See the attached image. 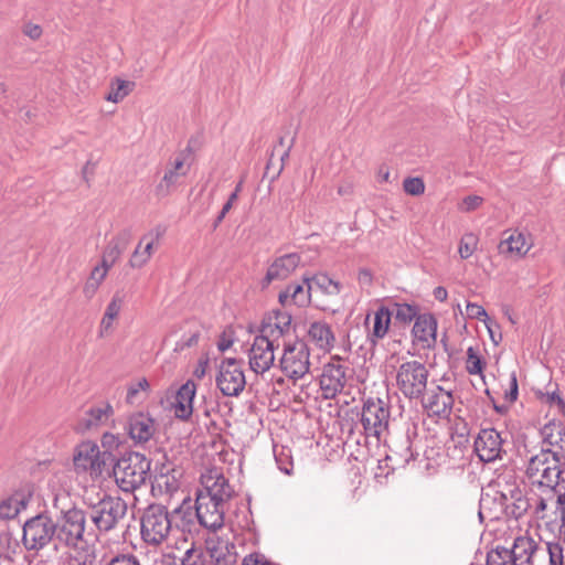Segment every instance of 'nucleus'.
I'll list each match as a JSON object with an SVG mask.
<instances>
[{"label":"nucleus","mask_w":565,"mask_h":565,"mask_svg":"<svg viewBox=\"0 0 565 565\" xmlns=\"http://www.w3.org/2000/svg\"><path fill=\"white\" fill-rule=\"evenodd\" d=\"M393 312L385 306L379 307L373 315V324L369 328L367 340L372 345L385 338L388 333Z\"/></svg>","instance_id":"nucleus-31"},{"label":"nucleus","mask_w":565,"mask_h":565,"mask_svg":"<svg viewBox=\"0 0 565 565\" xmlns=\"http://www.w3.org/2000/svg\"><path fill=\"white\" fill-rule=\"evenodd\" d=\"M551 489L557 495L556 508H565V484H557Z\"/></svg>","instance_id":"nucleus-59"},{"label":"nucleus","mask_w":565,"mask_h":565,"mask_svg":"<svg viewBox=\"0 0 565 565\" xmlns=\"http://www.w3.org/2000/svg\"><path fill=\"white\" fill-rule=\"evenodd\" d=\"M182 477V470L174 467L163 466L160 472L156 476L152 484V490L157 491L161 495H168L172 498L178 494L180 490V479Z\"/></svg>","instance_id":"nucleus-24"},{"label":"nucleus","mask_w":565,"mask_h":565,"mask_svg":"<svg viewBox=\"0 0 565 565\" xmlns=\"http://www.w3.org/2000/svg\"><path fill=\"white\" fill-rule=\"evenodd\" d=\"M150 460L140 452L130 451L122 455L114 466L113 473L119 489L132 493L147 481Z\"/></svg>","instance_id":"nucleus-4"},{"label":"nucleus","mask_w":565,"mask_h":565,"mask_svg":"<svg viewBox=\"0 0 565 565\" xmlns=\"http://www.w3.org/2000/svg\"><path fill=\"white\" fill-rule=\"evenodd\" d=\"M403 189L407 194L420 195L425 191V184L420 178H406L403 182Z\"/></svg>","instance_id":"nucleus-49"},{"label":"nucleus","mask_w":565,"mask_h":565,"mask_svg":"<svg viewBox=\"0 0 565 565\" xmlns=\"http://www.w3.org/2000/svg\"><path fill=\"white\" fill-rule=\"evenodd\" d=\"M434 297L439 301H445L448 297L446 288L439 286L434 289Z\"/></svg>","instance_id":"nucleus-64"},{"label":"nucleus","mask_w":565,"mask_h":565,"mask_svg":"<svg viewBox=\"0 0 565 565\" xmlns=\"http://www.w3.org/2000/svg\"><path fill=\"white\" fill-rule=\"evenodd\" d=\"M109 269H110V267H107L102 262H100V264H98L97 266H95L93 268L88 279L86 280V282L83 287V294L86 298L90 299L96 294L99 286L106 278Z\"/></svg>","instance_id":"nucleus-39"},{"label":"nucleus","mask_w":565,"mask_h":565,"mask_svg":"<svg viewBox=\"0 0 565 565\" xmlns=\"http://www.w3.org/2000/svg\"><path fill=\"white\" fill-rule=\"evenodd\" d=\"M543 444L548 445L552 450L559 451V457L564 458L565 450V427L561 424L550 423L544 425L541 430Z\"/></svg>","instance_id":"nucleus-33"},{"label":"nucleus","mask_w":565,"mask_h":565,"mask_svg":"<svg viewBox=\"0 0 565 565\" xmlns=\"http://www.w3.org/2000/svg\"><path fill=\"white\" fill-rule=\"evenodd\" d=\"M26 507L23 494H14L0 502V518L13 519Z\"/></svg>","instance_id":"nucleus-41"},{"label":"nucleus","mask_w":565,"mask_h":565,"mask_svg":"<svg viewBox=\"0 0 565 565\" xmlns=\"http://www.w3.org/2000/svg\"><path fill=\"white\" fill-rule=\"evenodd\" d=\"M532 507V499L525 493V489L515 495L511 501L503 505L507 515L514 518L515 520L522 518L527 513Z\"/></svg>","instance_id":"nucleus-38"},{"label":"nucleus","mask_w":565,"mask_h":565,"mask_svg":"<svg viewBox=\"0 0 565 565\" xmlns=\"http://www.w3.org/2000/svg\"><path fill=\"white\" fill-rule=\"evenodd\" d=\"M475 452L483 462H493L502 459L505 452L503 438L494 428L481 429L475 439Z\"/></svg>","instance_id":"nucleus-17"},{"label":"nucleus","mask_w":565,"mask_h":565,"mask_svg":"<svg viewBox=\"0 0 565 565\" xmlns=\"http://www.w3.org/2000/svg\"><path fill=\"white\" fill-rule=\"evenodd\" d=\"M280 343L259 331L247 351L249 370L256 375L268 372L275 363V350Z\"/></svg>","instance_id":"nucleus-10"},{"label":"nucleus","mask_w":565,"mask_h":565,"mask_svg":"<svg viewBox=\"0 0 565 565\" xmlns=\"http://www.w3.org/2000/svg\"><path fill=\"white\" fill-rule=\"evenodd\" d=\"M119 444V437L111 433H105L102 437V446L106 449L105 451H107V458L110 456V451L117 448Z\"/></svg>","instance_id":"nucleus-54"},{"label":"nucleus","mask_w":565,"mask_h":565,"mask_svg":"<svg viewBox=\"0 0 565 565\" xmlns=\"http://www.w3.org/2000/svg\"><path fill=\"white\" fill-rule=\"evenodd\" d=\"M107 460V451H100L99 446L85 440L78 444L73 452V466L77 475H87L92 480L102 477Z\"/></svg>","instance_id":"nucleus-7"},{"label":"nucleus","mask_w":565,"mask_h":565,"mask_svg":"<svg viewBox=\"0 0 565 565\" xmlns=\"http://www.w3.org/2000/svg\"><path fill=\"white\" fill-rule=\"evenodd\" d=\"M391 172L388 167L381 166L377 170V180L380 182H390Z\"/></svg>","instance_id":"nucleus-63"},{"label":"nucleus","mask_w":565,"mask_h":565,"mask_svg":"<svg viewBox=\"0 0 565 565\" xmlns=\"http://www.w3.org/2000/svg\"><path fill=\"white\" fill-rule=\"evenodd\" d=\"M478 237L473 233H466L459 242V255L462 259L469 258L477 249Z\"/></svg>","instance_id":"nucleus-45"},{"label":"nucleus","mask_w":565,"mask_h":565,"mask_svg":"<svg viewBox=\"0 0 565 565\" xmlns=\"http://www.w3.org/2000/svg\"><path fill=\"white\" fill-rule=\"evenodd\" d=\"M563 458L558 456V462L556 465H547L544 469H541L539 478L532 479L533 482H537L540 486L548 488L556 487L557 484H565V461L562 463Z\"/></svg>","instance_id":"nucleus-34"},{"label":"nucleus","mask_w":565,"mask_h":565,"mask_svg":"<svg viewBox=\"0 0 565 565\" xmlns=\"http://www.w3.org/2000/svg\"><path fill=\"white\" fill-rule=\"evenodd\" d=\"M533 243L530 237L522 232L513 231L502 239L498 246L502 255L523 257L531 249Z\"/></svg>","instance_id":"nucleus-26"},{"label":"nucleus","mask_w":565,"mask_h":565,"mask_svg":"<svg viewBox=\"0 0 565 565\" xmlns=\"http://www.w3.org/2000/svg\"><path fill=\"white\" fill-rule=\"evenodd\" d=\"M202 489L195 499V515L199 523L213 533L224 524V513L234 490L217 468L206 470L201 476Z\"/></svg>","instance_id":"nucleus-1"},{"label":"nucleus","mask_w":565,"mask_h":565,"mask_svg":"<svg viewBox=\"0 0 565 565\" xmlns=\"http://www.w3.org/2000/svg\"><path fill=\"white\" fill-rule=\"evenodd\" d=\"M518 398V381L516 376L513 374L510 381V391L505 393V399L509 402H514Z\"/></svg>","instance_id":"nucleus-58"},{"label":"nucleus","mask_w":565,"mask_h":565,"mask_svg":"<svg viewBox=\"0 0 565 565\" xmlns=\"http://www.w3.org/2000/svg\"><path fill=\"white\" fill-rule=\"evenodd\" d=\"M142 541L159 546L175 534L168 509L162 504H151L142 513L140 521Z\"/></svg>","instance_id":"nucleus-5"},{"label":"nucleus","mask_w":565,"mask_h":565,"mask_svg":"<svg viewBox=\"0 0 565 565\" xmlns=\"http://www.w3.org/2000/svg\"><path fill=\"white\" fill-rule=\"evenodd\" d=\"M131 238L132 233L130 230L124 228L118 232L107 244L103 253L102 263L111 268L127 249Z\"/></svg>","instance_id":"nucleus-27"},{"label":"nucleus","mask_w":565,"mask_h":565,"mask_svg":"<svg viewBox=\"0 0 565 565\" xmlns=\"http://www.w3.org/2000/svg\"><path fill=\"white\" fill-rule=\"evenodd\" d=\"M169 513L172 519L174 532L178 533L180 531V534L175 537L174 547L182 550L183 546L188 545L185 531L188 530L190 532V526L196 519L195 508L192 504L191 498L189 495L181 498L180 504L173 508Z\"/></svg>","instance_id":"nucleus-16"},{"label":"nucleus","mask_w":565,"mask_h":565,"mask_svg":"<svg viewBox=\"0 0 565 565\" xmlns=\"http://www.w3.org/2000/svg\"><path fill=\"white\" fill-rule=\"evenodd\" d=\"M191 152L190 148L179 152L172 161L169 162L166 172L156 186V194L158 196H167L174 191L183 181V178L190 171V163H186V158Z\"/></svg>","instance_id":"nucleus-15"},{"label":"nucleus","mask_w":565,"mask_h":565,"mask_svg":"<svg viewBox=\"0 0 565 565\" xmlns=\"http://www.w3.org/2000/svg\"><path fill=\"white\" fill-rule=\"evenodd\" d=\"M423 406L433 415L447 417L450 415L454 406L452 394L441 386H437L429 395L418 399Z\"/></svg>","instance_id":"nucleus-21"},{"label":"nucleus","mask_w":565,"mask_h":565,"mask_svg":"<svg viewBox=\"0 0 565 565\" xmlns=\"http://www.w3.org/2000/svg\"><path fill=\"white\" fill-rule=\"evenodd\" d=\"M124 303V296L120 292H116L110 302L107 305L105 313L102 318L99 326V337L107 335L111 328L114 320L119 316Z\"/></svg>","instance_id":"nucleus-36"},{"label":"nucleus","mask_w":565,"mask_h":565,"mask_svg":"<svg viewBox=\"0 0 565 565\" xmlns=\"http://www.w3.org/2000/svg\"><path fill=\"white\" fill-rule=\"evenodd\" d=\"M395 316V319L402 323H409L413 319L416 320L418 309L414 305L409 303H394V311H392Z\"/></svg>","instance_id":"nucleus-44"},{"label":"nucleus","mask_w":565,"mask_h":565,"mask_svg":"<svg viewBox=\"0 0 565 565\" xmlns=\"http://www.w3.org/2000/svg\"><path fill=\"white\" fill-rule=\"evenodd\" d=\"M497 486L502 507L525 489L523 480L520 479L514 471H505L501 473L498 477Z\"/></svg>","instance_id":"nucleus-28"},{"label":"nucleus","mask_w":565,"mask_h":565,"mask_svg":"<svg viewBox=\"0 0 565 565\" xmlns=\"http://www.w3.org/2000/svg\"><path fill=\"white\" fill-rule=\"evenodd\" d=\"M466 312L470 319H477L480 321H486L488 319L487 311L478 303L468 302L466 306Z\"/></svg>","instance_id":"nucleus-51"},{"label":"nucleus","mask_w":565,"mask_h":565,"mask_svg":"<svg viewBox=\"0 0 565 565\" xmlns=\"http://www.w3.org/2000/svg\"><path fill=\"white\" fill-rule=\"evenodd\" d=\"M149 390V382L147 379H140L128 387L126 399L128 403L134 404L138 401V394Z\"/></svg>","instance_id":"nucleus-48"},{"label":"nucleus","mask_w":565,"mask_h":565,"mask_svg":"<svg viewBox=\"0 0 565 565\" xmlns=\"http://www.w3.org/2000/svg\"><path fill=\"white\" fill-rule=\"evenodd\" d=\"M291 315L287 311H273L262 323L260 332L280 343L290 330Z\"/></svg>","instance_id":"nucleus-23"},{"label":"nucleus","mask_w":565,"mask_h":565,"mask_svg":"<svg viewBox=\"0 0 565 565\" xmlns=\"http://www.w3.org/2000/svg\"><path fill=\"white\" fill-rule=\"evenodd\" d=\"M358 280L363 286H370L372 282V274L369 269H360Z\"/></svg>","instance_id":"nucleus-61"},{"label":"nucleus","mask_w":565,"mask_h":565,"mask_svg":"<svg viewBox=\"0 0 565 565\" xmlns=\"http://www.w3.org/2000/svg\"><path fill=\"white\" fill-rule=\"evenodd\" d=\"M135 83L117 78L111 83V88L106 99L111 103H119L132 92Z\"/></svg>","instance_id":"nucleus-42"},{"label":"nucleus","mask_w":565,"mask_h":565,"mask_svg":"<svg viewBox=\"0 0 565 565\" xmlns=\"http://www.w3.org/2000/svg\"><path fill=\"white\" fill-rule=\"evenodd\" d=\"M87 513L73 507L62 511L55 525V542L70 548H81L87 544L88 536H95L92 527H86Z\"/></svg>","instance_id":"nucleus-3"},{"label":"nucleus","mask_w":565,"mask_h":565,"mask_svg":"<svg viewBox=\"0 0 565 565\" xmlns=\"http://www.w3.org/2000/svg\"><path fill=\"white\" fill-rule=\"evenodd\" d=\"M275 458L279 470L286 475H291L294 463L290 458L289 451L286 452L282 449L279 454H275Z\"/></svg>","instance_id":"nucleus-50"},{"label":"nucleus","mask_w":565,"mask_h":565,"mask_svg":"<svg viewBox=\"0 0 565 565\" xmlns=\"http://www.w3.org/2000/svg\"><path fill=\"white\" fill-rule=\"evenodd\" d=\"M311 289L309 278H305L302 284L288 285L285 290L279 292L278 300L282 307H305L310 303Z\"/></svg>","instance_id":"nucleus-22"},{"label":"nucleus","mask_w":565,"mask_h":565,"mask_svg":"<svg viewBox=\"0 0 565 565\" xmlns=\"http://www.w3.org/2000/svg\"><path fill=\"white\" fill-rule=\"evenodd\" d=\"M242 565H270V563L260 554H249L243 558Z\"/></svg>","instance_id":"nucleus-56"},{"label":"nucleus","mask_w":565,"mask_h":565,"mask_svg":"<svg viewBox=\"0 0 565 565\" xmlns=\"http://www.w3.org/2000/svg\"><path fill=\"white\" fill-rule=\"evenodd\" d=\"M550 565H564V547L558 541L545 542Z\"/></svg>","instance_id":"nucleus-46"},{"label":"nucleus","mask_w":565,"mask_h":565,"mask_svg":"<svg viewBox=\"0 0 565 565\" xmlns=\"http://www.w3.org/2000/svg\"><path fill=\"white\" fill-rule=\"evenodd\" d=\"M161 235L162 232L160 228L152 230L142 235L129 259V266L132 268H142L150 260Z\"/></svg>","instance_id":"nucleus-19"},{"label":"nucleus","mask_w":565,"mask_h":565,"mask_svg":"<svg viewBox=\"0 0 565 565\" xmlns=\"http://www.w3.org/2000/svg\"><path fill=\"white\" fill-rule=\"evenodd\" d=\"M195 392L196 385L193 381H188L179 388L173 403L174 415L178 418L188 419L192 415Z\"/></svg>","instance_id":"nucleus-30"},{"label":"nucleus","mask_w":565,"mask_h":565,"mask_svg":"<svg viewBox=\"0 0 565 565\" xmlns=\"http://www.w3.org/2000/svg\"><path fill=\"white\" fill-rule=\"evenodd\" d=\"M510 551L512 565H533V557L540 551V545L531 536L521 535L514 539Z\"/></svg>","instance_id":"nucleus-25"},{"label":"nucleus","mask_w":565,"mask_h":565,"mask_svg":"<svg viewBox=\"0 0 565 565\" xmlns=\"http://www.w3.org/2000/svg\"><path fill=\"white\" fill-rule=\"evenodd\" d=\"M429 371L425 363L413 359H398L392 371V383L409 402L426 395Z\"/></svg>","instance_id":"nucleus-2"},{"label":"nucleus","mask_w":565,"mask_h":565,"mask_svg":"<svg viewBox=\"0 0 565 565\" xmlns=\"http://www.w3.org/2000/svg\"><path fill=\"white\" fill-rule=\"evenodd\" d=\"M108 565H140V562L136 555L118 554L109 561Z\"/></svg>","instance_id":"nucleus-53"},{"label":"nucleus","mask_w":565,"mask_h":565,"mask_svg":"<svg viewBox=\"0 0 565 565\" xmlns=\"http://www.w3.org/2000/svg\"><path fill=\"white\" fill-rule=\"evenodd\" d=\"M278 366L289 380L298 381L305 377L310 371L309 347L300 340L284 343Z\"/></svg>","instance_id":"nucleus-8"},{"label":"nucleus","mask_w":565,"mask_h":565,"mask_svg":"<svg viewBox=\"0 0 565 565\" xmlns=\"http://www.w3.org/2000/svg\"><path fill=\"white\" fill-rule=\"evenodd\" d=\"M215 381L224 396H238L246 384L241 361L234 358L224 359L218 365Z\"/></svg>","instance_id":"nucleus-13"},{"label":"nucleus","mask_w":565,"mask_h":565,"mask_svg":"<svg viewBox=\"0 0 565 565\" xmlns=\"http://www.w3.org/2000/svg\"><path fill=\"white\" fill-rule=\"evenodd\" d=\"M206 554L212 565H237L239 554L231 534H210L205 540Z\"/></svg>","instance_id":"nucleus-14"},{"label":"nucleus","mask_w":565,"mask_h":565,"mask_svg":"<svg viewBox=\"0 0 565 565\" xmlns=\"http://www.w3.org/2000/svg\"><path fill=\"white\" fill-rule=\"evenodd\" d=\"M311 287H317L327 295H339L341 285L339 281L331 279L328 275L319 274L309 279Z\"/></svg>","instance_id":"nucleus-43"},{"label":"nucleus","mask_w":565,"mask_h":565,"mask_svg":"<svg viewBox=\"0 0 565 565\" xmlns=\"http://www.w3.org/2000/svg\"><path fill=\"white\" fill-rule=\"evenodd\" d=\"M127 504L120 498L105 497L94 504L87 515L98 532H109L125 518Z\"/></svg>","instance_id":"nucleus-9"},{"label":"nucleus","mask_w":565,"mask_h":565,"mask_svg":"<svg viewBox=\"0 0 565 565\" xmlns=\"http://www.w3.org/2000/svg\"><path fill=\"white\" fill-rule=\"evenodd\" d=\"M23 544L26 550H41L51 541L55 542L54 521L46 514H38L23 525Z\"/></svg>","instance_id":"nucleus-11"},{"label":"nucleus","mask_w":565,"mask_h":565,"mask_svg":"<svg viewBox=\"0 0 565 565\" xmlns=\"http://www.w3.org/2000/svg\"><path fill=\"white\" fill-rule=\"evenodd\" d=\"M391 419L390 404L381 398H369L361 412V424L366 437L380 441L388 431Z\"/></svg>","instance_id":"nucleus-6"},{"label":"nucleus","mask_w":565,"mask_h":565,"mask_svg":"<svg viewBox=\"0 0 565 565\" xmlns=\"http://www.w3.org/2000/svg\"><path fill=\"white\" fill-rule=\"evenodd\" d=\"M554 514L555 519L552 523L558 527L559 532L565 531V508H556Z\"/></svg>","instance_id":"nucleus-57"},{"label":"nucleus","mask_w":565,"mask_h":565,"mask_svg":"<svg viewBox=\"0 0 565 565\" xmlns=\"http://www.w3.org/2000/svg\"><path fill=\"white\" fill-rule=\"evenodd\" d=\"M353 371L340 359L332 358L323 366L320 375V388L326 398H334L342 393L347 383L352 379Z\"/></svg>","instance_id":"nucleus-12"},{"label":"nucleus","mask_w":565,"mask_h":565,"mask_svg":"<svg viewBox=\"0 0 565 565\" xmlns=\"http://www.w3.org/2000/svg\"><path fill=\"white\" fill-rule=\"evenodd\" d=\"M532 501H535V508H534V515L536 518H543L541 513H543L546 510V501L543 498L532 495Z\"/></svg>","instance_id":"nucleus-60"},{"label":"nucleus","mask_w":565,"mask_h":565,"mask_svg":"<svg viewBox=\"0 0 565 565\" xmlns=\"http://www.w3.org/2000/svg\"><path fill=\"white\" fill-rule=\"evenodd\" d=\"M301 257L298 253H289L276 257L268 266L264 281L270 284L274 280L288 278L299 266Z\"/></svg>","instance_id":"nucleus-20"},{"label":"nucleus","mask_w":565,"mask_h":565,"mask_svg":"<svg viewBox=\"0 0 565 565\" xmlns=\"http://www.w3.org/2000/svg\"><path fill=\"white\" fill-rule=\"evenodd\" d=\"M482 202L483 199L479 195H468L462 200L459 209L463 212H471L478 209Z\"/></svg>","instance_id":"nucleus-52"},{"label":"nucleus","mask_w":565,"mask_h":565,"mask_svg":"<svg viewBox=\"0 0 565 565\" xmlns=\"http://www.w3.org/2000/svg\"><path fill=\"white\" fill-rule=\"evenodd\" d=\"M437 321L431 315L416 317L412 333L424 347L430 348L436 342Z\"/></svg>","instance_id":"nucleus-29"},{"label":"nucleus","mask_w":565,"mask_h":565,"mask_svg":"<svg viewBox=\"0 0 565 565\" xmlns=\"http://www.w3.org/2000/svg\"><path fill=\"white\" fill-rule=\"evenodd\" d=\"M160 565H184V564H183L182 558L180 559V562H178L173 554L167 553V554L162 555Z\"/></svg>","instance_id":"nucleus-62"},{"label":"nucleus","mask_w":565,"mask_h":565,"mask_svg":"<svg viewBox=\"0 0 565 565\" xmlns=\"http://www.w3.org/2000/svg\"><path fill=\"white\" fill-rule=\"evenodd\" d=\"M484 363L478 355L477 351L470 347L467 350L466 370L469 374H482Z\"/></svg>","instance_id":"nucleus-47"},{"label":"nucleus","mask_w":565,"mask_h":565,"mask_svg":"<svg viewBox=\"0 0 565 565\" xmlns=\"http://www.w3.org/2000/svg\"><path fill=\"white\" fill-rule=\"evenodd\" d=\"M559 451L542 448L540 454L531 457L526 473L530 479L539 478L541 469H544L547 465H556L558 462Z\"/></svg>","instance_id":"nucleus-35"},{"label":"nucleus","mask_w":565,"mask_h":565,"mask_svg":"<svg viewBox=\"0 0 565 565\" xmlns=\"http://www.w3.org/2000/svg\"><path fill=\"white\" fill-rule=\"evenodd\" d=\"M111 414V405L108 403H103L86 411L81 423L84 429H92L100 424H104Z\"/></svg>","instance_id":"nucleus-37"},{"label":"nucleus","mask_w":565,"mask_h":565,"mask_svg":"<svg viewBox=\"0 0 565 565\" xmlns=\"http://www.w3.org/2000/svg\"><path fill=\"white\" fill-rule=\"evenodd\" d=\"M182 548H184V554L182 556L184 565H212L210 557L206 554V550L201 546H196L194 541H188V545Z\"/></svg>","instance_id":"nucleus-40"},{"label":"nucleus","mask_w":565,"mask_h":565,"mask_svg":"<svg viewBox=\"0 0 565 565\" xmlns=\"http://www.w3.org/2000/svg\"><path fill=\"white\" fill-rule=\"evenodd\" d=\"M125 429L136 446H143L154 436L157 425L149 414L138 412L127 418Z\"/></svg>","instance_id":"nucleus-18"},{"label":"nucleus","mask_w":565,"mask_h":565,"mask_svg":"<svg viewBox=\"0 0 565 565\" xmlns=\"http://www.w3.org/2000/svg\"><path fill=\"white\" fill-rule=\"evenodd\" d=\"M23 33L32 40H39L42 35V28L39 24L29 22L24 24Z\"/></svg>","instance_id":"nucleus-55"},{"label":"nucleus","mask_w":565,"mask_h":565,"mask_svg":"<svg viewBox=\"0 0 565 565\" xmlns=\"http://www.w3.org/2000/svg\"><path fill=\"white\" fill-rule=\"evenodd\" d=\"M308 339L320 350L330 351L335 342L334 333L326 321H315L308 329Z\"/></svg>","instance_id":"nucleus-32"}]
</instances>
